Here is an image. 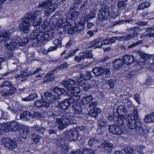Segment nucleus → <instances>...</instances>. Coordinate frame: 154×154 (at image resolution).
Returning <instances> with one entry per match:
<instances>
[{
    "label": "nucleus",
    "mask_w": 154,
    "mask_h": 154,
    "mask_svg": "<svg viewBox=\"0 0 154 154\" xmlns=\"http://www.w3.org/2000/svg\"><path fill=\"white\" fill-rule=\"evenodd\" d=\"M37 12L39 13V14H40L39 11ZM34 14H36L37 13L36 12ZM34 15L35 14H26L25 16L23 18L22 22L19 24V29L23 32L27 33L29 31L30 26L29 20L31 19L35 20V17Z\"/></svg>",
    "instance_id": "obj_1"
},
{
    "label": "nucleus",
    "mask_w": 154,
    "mask_h": 154,
    "mask_svg": "<svg viewBox=\"0 0 154 154\" xmlns=\"http://www.w3.org/2000/svg\"><path fill=\"white\" fill-rule=\"evenodd\" d=\"M29 40L27 38L21 39L17 36L13 38L9 43L6 44L5 46L7 49L12 51L17 45L23 46L26 45L28 42Z\"/></svg>",
    "instance_id": "obj_2"
},
{
    "label": "nucleus",
    "mask_w": 154,
    "mask_h": 154,
    "mask_svg": "<svg viewBox=\"0 0 154 154\" xmlns=\"http://www.w3.org/2000/svg\"><path fill=\"white\" fill-rule=\"evenodd\" d=\"M132 118V116L131 114H128L127 116V126L128 128L131 130L138 129L140 134L141 135L143 134L144 131L141 122L140 121H137L136 120L133 119Z\"/></svg>",
    "instance_id": "obj_3"
},
{
    "label": "nucleus",
    "mask_w": 154,
    "mask_h": 154,
    "mask_svg": "<svg viewBox=\"0 0 154 154\" xmlns=\"http://www.w3.org/2000/svg\"><path fill=\"white\" fill-rule=\"evenodd\" d=\"M39 7L44 9L46 16L50 15L57 7V4L53 3L51 1L47 0L39 4Z\"/></svg>",
    "instance_id": "obj_4"
},
{
    "label": "nucleus",
    "mask_w": 154,
    "mask_h": 154,
    "mask_svg": "<svg viewBox=\"0 0 154 154\" xmlns=\"http://www.w3.org/2000/svg\"><path fill=\"white\" fill-rule=\"evenodd\" d=\"M65 137L70 141H76L78 137V132L74 128L70 129L64 132Z\"/></svg>",
    "instance_id": "obj_5"
},
{
    "label": "nucleus",
    "mask_w": 154,
    "mask_h": 154,
    "mask_svg": "<svg viewBox=\"0 0 154 154\" xmlns=\"http://www.w3.org/2000/svg\"><path fill=\"white\" fill-rule=\"evenodd\" d=\"M53 36V31H47L44 32V31H39V32L35 40L37 42H39L42 40H45L49 41L51 40Z\"/></svg>",
    "instance_id": "obj_6"
},
{
    "label": "nucleus",
    "mask_w": 154,
    "mask_h": 154,
    "mask_svg": "<svg viewBox=\"0 0 154 154\" xmlns=\"http://www.w3.org/2000/svg\"><path fill=\"white\" fill-rule=\"evenodd\" d=\"M137 28V27H131L127 29L128 32L132 31L133 33L131 34H129L126 36H122L121 37V38L125 41H128L134 38L137 35V33L136 30Z\"/></svg>",
    "instance_id": "obj_7"
},
{
    "label": "nucleus",
    "mask_w": 154,
    "mask_h": 154,
    "mask_svg": "<svg viewBox=\"0 0 154 154\" xmlns=\"http://www.w3.org/2000/svg\"><path fill=\"white\" fill-rule=\"evenodd\" d=\"M2 142L6 147L11 150L16 148L17 146L15 141L9 139H3Z\"/></svg>",
    "instance_id": "obj_8"
},
{
    "label": "nucleus",
    "mask_w": 154,
    "mask_h": 154,
    "mask_svg": "<svg viewBox=\"0 0 154 154\" xmlns=\"http://www.w3.org/2000/svg\"><path fill=\"white\" fill-rule=\"evenodd\" d=\"M110 15L109 10L108 8H102L99 11L98 17L100 20H107L109 18Z\"/></svg>",
    "instance_id": "obj_9"
},
{
    "label": "nucleus",
    "mask_w": 154,
    "mask_h": 154,
    "mask_svg": "<svg viewBox=\"0 0 154 154\" xmlns=\"http://www.w3.org/2000/svg\"><path fill=\"white\" fill-rule=\"evenodd\" d=\"M53 102L52 100L45 98L43 100H39L36 101L35 103V106L37 107L42 106L48 107Z\"/></svg>",
    "instance_id": "obj_10"
},
{
    "label": "nucleus",
    "mask_w": 154,
    "mask_h": 154,
    "mask_svg": "<svg viewBox=\"0 0 154 154\" xmlns=\"http://www.w3.org/2000/svg\"><path fill=\"white\" fill-rule=\"evenodd\" d=\"M55 124L56 126H58V129L60 130H63L70 125L69 122L65 121L60 118H57L56 119Z\"/></svg>",
    "instance_id": "obj_11"
},
{
    "label": "nucleus",
    "mask_w": 154,
    "mask_h": 154,
    "mask_svg": "<svg viewBox=\"0 0 154 154\" xmlns=\"http://www.w3.org/2000/svg\"><path fill=\"white\" fill-rule=\"evenodd\" d=\"M70 95L71 97L68 99L65 100L69 106L72 104V105H76L77 103H80L79 101L80 98L79 96L77 95Z\"/></svg>",
    "instance_id": "obj_12"
},
{
    "label": "nucleus",
    "mask_w": 154,
    "mask_h": 154,
    "mask_svg": "<svg viewBox=\"0 0 154 154\" xmlns=\"http://www.w3.org/2000/svg\"><path fill=\"white\" fill-rule=\"evenodd\" d=\"M109 130L110 133L114 134L120 135L123 133L122 130L115 125H109Z\"/></svg>",
    "instance_id": "obj_13"
},
{
    "label": "nucleus",
    "mask_w": 154,
    "mask_h": 154,
    "mask_svg": "<svg viewBox=\"0 0 154 154\" xmlns=\"http://www.w3.org/2000/svg\"><path fill=\"white\" fill-rule=\"evenodd\" d=\"M10 36L9 31H0V42H6L10 39Z\"/></svg>",
    "instance_id": "obj_14"
},
{
    "label": "nucleus",
    "mask_w": 154,
    "mask_h": 154,
    "mask_svg": "<svg viewBox=\"0 0 154 154\" xmlns=\"http://www.w3.org/2000/svg\"><path fill=\"white\" fill-rule=\"evenodd\" d=\"M72 107L74 110L75 117L80 118V116H77V115H80L82 113V109L80 103H77L76 105H72Z\"/></svg>",
    "instance_id": "obj_15"
},
{
    "label": "nucleus",
    "mask_w": 154,
    "mask_h": 154,
    "mask_svg": "<svg viewBox=\"0 0 154 154\" xmlns=\"http://www.w3.org/2000/svg\"><path fill=\"white\" fill-rule=\"evenodd\" d=\"M37 11H39L40 12V14H39V13H37V14H35V20L31 19V20L33 22V25L34 26H38L42 22V17H39V18H38L36 20V18L37 17V16L41 15L42 14V12L41 11L39 10H37L35 11L32 14H34L35 12H37ZM29 14H32V13H29Z\"/></svg>",
    "instance_id": "obj_16"
},
{
    "label": "nucleus",
    "mask_w": 154,
    "mask_h": 154,
    "mask_svg": "<svg viewBox=\"0 0 154 154\" xmlns=\"http://www.w3.org/2000/svg\"><path fill=\"white\" fill-rule=\"evenodd\" d=\"M63 30H66V33L68 32L70 34L76 32L75 27H73L69 22H66L64 23V26L63 27Z\"/></svg>",
    "instance_id": "obj_17"
},
{
    "label": "nucleus",
    "mask_w": 154,
    "mask_h": 154,
    "mask_svg": "<svg viewBox=\"0 0 154 154\" xmlns=\"http://www.w3.org/2000/svg\"><path fill=\"white\" fill-rule=\"evenodd\" d=\"M75 81L72 79L68 80L67 81H64L62 83V85L67 90L70 89L72 85H74L76 84Z\"/></svg>",
    "instance_id": "obj_18"
},
{
    "label": "nucleus",
    "mask_w": 154,
    "mask_h": 154,
    "mask_svg": "<svg viewBox=\"0 0 154 154\" xmlns=\"http://www.w3.org/2000/svg\"><path fill=\"white\" fill-rule=\"evenodd\" d=\"M29 131V127L28 126L21 127L19 132L20 136L24 139L26 138L27 134Z\"/></svg>",
    "instance_id": "obj_19"
},
{
    "label": "nucleus",
    "mask_w": 154,
    "mask_h": 154,
    "mask_svg": "<svg viewBox=\"0 0 154 154\" xmlns=\"http://www.w3.org/2000/svg\"><path fill=\"white\" fill-rule=\"evenodd\" d=\"M7 126L9 128H10L11 131H18L20 128L19 124L15 121H13L8 123Z\"/></svg>",
    "instance_id": "obj_20"
},
{
    "label": "nucleus",
    "mask_w": 154,
    "mask_h": 154,
    "mask_svg": "<svg viewBox=\"0 0 154 154\" xmlns=\"http://www.w3.org/2000/svg\"><path fill=\"white\" fill-rule=\"evenodd\" d=\"M113 67H121L124 66L126 67L125 64L122 59L118 58L115 59L113 62Z\"/></svg>",
    "instance_id": "obj_21"
},
{
    "label": "nucleus",
    "mask_w": 154,
    "mask_h": 154,
    "mask_svg": "<svg viewBox=\"0 0 154 154\" xmlns=\"http://www.w3.org/2000/svg\"><path fill=\"white\" fill-rule=\"evenodd\" d=\"M117 111L121 118H125L127 110L123 106H119L117 108Z\"/></svg>",
    "instance_id": "obj_22"
},
{
    "label": "nucleus",
    "mask_w": 154,
    "mask_h": 154,
    "mask_svg": "<svg viewBox=\"0 0 154 154\" xmlns=\"http://www.w3.org/2000/svg\"><path fill=\"white\" fill-rule=\"evenodd\" d=\"M105 151L107 152H111L113 147V144L106 141L103 142L102 144Z\"/></svg>",
    "instance_id": "obj_23"
},
{
    "label": "nucleus",
    "mask_w": 154,
    "mask_h": 154,
    "mask_svg": "<svg viewBox=\"0 0 154 154\" xmlns=\"http://www.w3.org/2000/svg\"><path fill=\"white\" fill-rule=\"evenodd\" d=\"M54 71H50L47 73L44 76V83L52 81L54 79Z\"/></svg>",
    "instance_id": "obj_24"
},
{
    "label": "nucleus",
    "mask_w": 154,
    "mask_h": 154,
    "mask_svg": "<svg viewBox=\"0 0 154 154\" xmlns=\"http://www.w3.org/2000/svg\"><path fill=\"white\" fill-rule=\"evenodd\" d=\"M85 23V21H83L82 19H81L78 23L77 22L76 23L75 21V26L74 27L75 29L76 32L77 31H80L82 30L84 28Z\"/></svg>",
    "instance_id": "obj_25"
},
{
    "label": "nucleus",
    "mask_w": 154,
    "mask_h": 154,
    "mask_svg": "<svg viewBox=\"0 0 154 154\" xmlns=\"http://www.w3.org/2000/svg\"><path fill=\"white\" fill-rule=\"evenodd\" d=\"M63 120L65 121L69 122V124H71L73 123V120L74 117L70 113L65 112L62 116Z\"/></svg>",
    "instance_id": "obj_26"
},
{
    "label": "nucleus",
    "mask_w": 154,
    "mask_h": 154,
    "mask_svg": "<svg viewBox=\"0 0 154 154\" xmlns=\"http://www.w3.org/2000/svg\"><path fill=\"white\" fill-rule=\"evenodd\" d=\"M124 63L126 65H130L134 61V57L132 55H125L123 56Z\"/></svg>",
    "instance_id": "obj_27"
},
{
    "label": "nucleus",
    "mask_w": 154,
    "mask_h": 154,
    "mask_svg": "<svg viewBox=\"0 0 154 154\" xmlns=\"http://www.w3.org/2000/svg\"><path fill=\"white\" fill-rule=\"evenodd\" d=\"M144 120L146 123L154 122V112L146 115Z\"/></svg>",
    "instance_id": "obj_28"
},
{
    "label": "nucleus",
    "mask_w": 154,
    "mask_h": 154,
    "mask_svg": "<svg viewBox=\"0 0 154 154\" xmlns=\"http://www.w3.org/2000/svg\"><path fill=\"white\" fill-rule=\"evenodd\" d=\"M80 91V88L78 87H75L72 88L70 89H69L66 91V94L69 95H70L72 94H75L79 93Z\"/></svg>",
    "instance_id": "obj_29"
},
{
    "label": "nucleus",
    "mask_w": 154,
    "mask_h": 154,
    "mask_svg": "<svg viewBox=\"0 0 154 154\" xmlns=\"http://www.w3.org/2000/svg\"><path fill=\"white\" fill-rule=\"evenodd\" d=\"M101 112V110L99 108H95L91 110L89 112V115L94 117H96Z\"/></svg>",
    "instance_id": "obj_30"
},
{
    "label": "nucleus",
    "mask_w": 154,
    "mask_h": 154,
    "mask_svg": "<svg viewBox=\"0 0 154 154\" xmlns=\"http://www.w3.org/2000/svg\"><path fill=\"white\" fill-rule=\"evenodd\" d=\"M9 90L5 92H2L1 95L4 96H10L12 95L15 92L17 91L16 88L13 87H11Z\"/></svg>",
    "instance_id": "obj_31"
},
{
    "label": "nucleus",
    "mask_w": 154,
    "mask_h": 154,
    "mask_svg": "<svg viewBox=\"0 0 154 154\" xmlns=\"http://www.w3.org/2000/svg\"><path fill=\"white\" fill-rule=\"evenodd\" d=\"M92 70L95 75L97 76L101 75L105 71L104 68H94Z\"/></svg>",
    "instance_id": "obj_32"
},
{
    "label": "nucleus",
    "mask_w": 154,
    "mask_h": 154,
    "mask_svg": "<svg viewBox=\"0 0 154 154\" xmlns=\"http://www.w3.org/2000/svg\"><path fill=\"white\" fill-rule=\"evenodd\" d=\"M89 7L88 3L87 1H85L84 3L81 5L79 8V11L81 13H82L86 11L88 9Z\"/></svg>",
    "instance_id": "obj_33"
},
{
    "label": "nucleus",
    "mask_w": 154,
    "mask_h": 154,
    "mask_svg": "<svg viewBox=\"0 0 154 154\" xmlns=\"http://www.w3.org/2000/svg\"><path fill=\"white\" fill-rule=\"evenodd\" d=\"M38 97V95L36 93L31 94L26 98H22V101H29L33 100L37 98Z\"/></svg>",
    "instance_id": "obj_34"
},
{
    "label": "nucleus",
    "mask_w": 154,
    "mask_h": 154,
    "mask_svg": "<svg viewBox=\"0 0 154 154\" xmlns=\"http://www.w3.org/2000/svg\"><path fill=\"white\" fill-rule=\"evenodd\" d=\"M84 81L79 79L77 81L78 84L80 86H82L84 90L87 91L90 89L91 88V86L88 85H85L84 84Z\"/></svg>",
    "instance_id": "obj_35"
},
{
    "label": "nucleus",
    "mask_w": 154,
    "mask_h": 154,
    "mask_svg": "<svg viewBox=\"0 0 154 154\" xmlns=\"http://www.w3.org/2000/svg\"><path fill=\"white\" fill-rule=\"evenodd\" d=\"M92 100V97L89 95L83 97L82 98V102L83 104H85L89 103Z\"/></svg>",
    "instance_id": "obj_36"
},
{
    "label": "nucleus",
    "mask_w": 154,
    "mask_h": 154,
    "mask_svg": "<svg viewBox=\"0 0 154 154\" xmlns=\"http://www.w3.org/2000/svg\"><path fill=\"white\" fill-rule=\"evenodd\" d=\"M59 106L61 109L63 110L67 109L69 107L68 103L66 101H65V100L59 103Z\"/></svg>",
    "instance_id": "obj_37"
},
{
    "label": "nucleus",
    "mask_w": 154,
    "mask_h": 154,
    "mask_svg": "<svg viewBox=\"0 0 154 154\" xmlns=\"http://www.w3.org/2000/svg\"><path fill=\"white\" fill-rule=\"evenodd\" d=\"M44 95L45 97H49L51 99H52L53 101H52L54 102V100H56L57 99L58 95H56L54 96L51 93L49 92L46 91L44 94Z\"/></svg>",
    "instance_id": "obj_38"
},
{
    "label": "nucleus",
    "mask_w": 154,
    "mask_h": 154,
    "mask_svg": "<svg viewBox=\"0 0 154 154\" xmlns=\"http://www.w3.org/2000/svg\"><path fill=\"white\" fill-rule=\"evenodd\" d=\"M54 91L57 94L58 96L57 99H59V98H58L59 97V95H61L63 94L65 92V90L64 88L57 87L54 89Z\"/></svg>",
    "instance_id": "obj_39"
},
{
    "label": "nucleus",
    "mask_w": 154,
    "mask_h": 154,
    "mask_svg": "<svg viewBox=\"0 0 154 154\" xmlns=\"http://www.w3.org/2000/svg\"><path fill=\"white\" fill-rule=\"evenodd\" d=\"M31 116L32 115L29 112L26 111L23 112V114L20 115V118L21 119L24 118L26 120H28Z\"/></svg>",
    "instance_id": "obj_40"
},
{
    "label": "nucleus",
    "mask_w": 154,
    "mask_h": 154,
    "mask_svg": "<svg viewBox=\"0 0 154 154\" xmlns=\"http://www.w3.org/2000/svg\"><path fill=\"white\" fill-rule=\"evenodd\" d=\"M127 4V2L125 0L124 1H121L119 2L117 4V5L119 9H123L126 8Z\"/></svg>",
    "instance_id": "obj_41"
},
{
    "label": "nucleus",
    "mask_w": 154,
    "mask_h": 154,
    "mask_svg": "<svg viewBox=\"0 0 154 154\" xmlns=\"http://www.w3.org/2000/svg\"><path fill=\"white\" fill-rule=\"evenodd\" d=\"M80 76L81 78L85 80H90L92 78V75L89 72H87L84 74L81 73Z\"/></svg>",
    "instance_id": "obj_42"
},
{
    "label": "nucleus",
    "mask_w": 154,
    "mask_h": 154,
    "mask_svg": "<svg viewBox=\"0 0 154 154\" xmlns=\"http://www.w3.org/2000/svg\"><path fill=\"white\" fill-rule=\"evenodd\" d=\"M79 15V12L76 11H72L71 13V19L75 21L78 19Z\"/></svg>",
    "instance_id": "obj_43"
},
{
    "label": "nucleus",
    "mask_w": 154,
    "mask_h": 154,
    "mask_svg": "<svg viewBox=\"0 0 154 154\" xmlns=\"http://www.w3.org/2000/svg\"><path fill=\"white\" fill-rule=\"evenodd\" d=\"M92 51L90 50L88 51H87L83 53V56H85V59L87 58H91L93 56V54L91 53Z\"/></svg>",
    "instance_id": "obj_44"
},
{
    "label": "nucleus",
    "mask_w": 154,
    "mask_h": 154,
    "mask_svg": "<svg viewBox=\"0 0 154 154\" xmlns=\"http://www.w3.org/2000/svg\"><path fill=\"white\" fill-rule=\"evenodd\" d=\"M107 125V122L105 120L101 119L100 120L99 122V128L101 129L103 128H105Z\"/></svg>",
    "instance_id": "obj_45"
},
{
    "label": "nucleus",
    "mask_w": 154,
    "mask_h": 154,
    "mask_svg": "<svg viewBox=\"0 0 154 154\" xmlns=\"http://www.w3.org/2000/svg\"><path fill=\"white\" fill-rule=\"evenodd\" d=\"M137 53L144 60H147L150 57L149 55L143 53L140 51H138L137 52Z\"/></svg>",
    "instance_id": "obj_46"
},
{
    "label": "nucleus",
    "mask_w": 154,
    "mask_h": 154,
    "mask_svg": "<svg viewBox=\"0 0 154 154\" xmlns=\"http://www.w3.org/2000/svg\"><path fill=\"white\" fill-rule=\"evenodd\" d=\"M13 86L12 83L8 81H4L2 84L0 85L1 88H3L5 87H8L9 88H11Z\"/></svg>",
    "instance_id": "obj_47"
},
{
    "label": "nucleus",
    "mask_w": 154,
    "mask_h": 154,
    "mask_svg": "<svg viewBox=\"0 0 154 154\" xmlns=\"http://www.w3.org/2000/svg\"><path fill=\"white\" fill-rule=\"evenodd\" d=\"M39 28H38L36 29L33 31L30 35V38L32 39H35V40L37 36L38 35V33L39 32Z\"/></svg>",
    "instance_id": "obj_48"
},
{
    "label": "nucleus",
    "mask_w": 154,
    "mask_h": 154,
    "mask_svg": "<svg viewBox=\"0 0 154 154\" xmlns=\"http://www.w3.org/2000/svg\"><path fill=\"white\" fill-rule=\"evenodd\" d=\"M116 82V80L113 79H109L107 81V84L109 85L110 88L112 89L114 87Z\"/></svg>",
    "instance_id": "obj_49"
},
{
    "label": "nucleus",
    "mask_w": 154,
    "mask_h": 154,
    "mask_svg": "<svg viewBox=\"0 0 154 154\" xmlns=\"http://www.w3.org/2000/svg\"><path fill=\"white\" fill-rule=\"evenodd\" d=\"M33 128L35 130L38 132H40L42 134L45 130V128H41L39 127L38 125H35L33 126Z\"/></svg>",
    "instance_id": "obj_50"
},
{
    "label": "nucleus",
    "mask_w": 154,
    "mask_h": 154,
    "mask_svg": "<svg viewBox=\"0 0 154 154\" xmlns=\"http://www.w3.org/2000/svg\"><path fill=\"white\" fill-rule=\"evenodd\" d=\"M99 142V140L94 138V137H91L89 140L88 141V143L90 145L92 146L94 144H96Z\"/></svg>",
    "instance_id": "obj_51"
},
{
    "label": "nucleus",
    "mask_w": 154,
    "mask_h": 154,
    "mask_svg": "<svg viewBox=\"0 0 154 154\" xmlns=\"http://www.w3.org/2000/svg\"><path fill=\"white\" fill-rule=\"evenodd\" d=\"M82 154H94V151L90 148H86L83 150Z\"/></svg>",
    "instance_id": "obj_52"
},
{
    "label": "nucleus",
    "mask_w": 154,
    "mask_h": 154,
    "mask_svg": "<svg viewBox=\"0 0 154 154\" xmlns=\"http://www.w3.org/2000/svg\"><path fill=\"white\" fill-rule=\"evenodd\" d=\"M82 14V17L84 19L83 21L85 22L87 21L88 19H90L89 14H88V13L86 11L81 13Z\"/></svg>",
    "instance_id": "obj_53"
},
{
    "label": "nucleus",
    "mask_w": 154,
    "mask_h": 154,
    "mask_svg": "<svg viewBox=\"0 0 154 154\" xmlns=\"http://www.w3.org/2000/svg\"><path fill=\"white\" fill-rule=\"evenodd\" d=\"M85 59V56L83 54L82 55H79L75 56V57L74 60L77 62H79Z\"/></svg>",
    "instance_id": "obj_54"
},
{
    "label": "nucleus",
    "mask_w": 154,
    "mask_h": 154,
    "mask_svg": "<svg viewBox=\"0 0 154 154\" xmlns=\"http://www.w3.org/2000/svg\"><path fill=\"white\" fill-rule=\"evenodd\" d=\"M82 0H76L75 3L73 5V9H76L78 8L79 6L82 4Z\"/></svg>",
    "instance_id": "obj_55"
},
{
    "label": "nucleus",
    "mask_w": 154,
    "mask_h": 154,
    "mask_svg": "<svg viewBox=\"0 0 154 154\" xmlns=\"http://www.w3.org/2000/svg\"><path fill=\"white\" fill-rule=\"evenodd\" d=\"M32 138L35 142L38 143L41 137L38 135H36L35 134H33L32 135Z\"/></svg>",
    "instance_id": "obj_56"
},
{
    "label": "nucleus",
    "mask_w": 154,
    "mask_h": 154,
    "mask_svg": "<svg viewBox=\"0 0 154 154\" xmlns=\"http://www.w3.org/2000/svg\"><path fill=\"white\" fill-rule=\"evenodd\" d=\"M125 151L126 152H128L131 154H135L136 151L134 150L131 147H127L125 149Z\"/></svg>",
    "instance_id": "obj_57"
},
{
    "label": "nucleus",
    "mask_w": 154,
    "mask_h": 154,
    "mask_svg": "<svg viewBox=\"0 0 154 154\" xmlns=\"http://www.w3.org/2000/svg\"><path fill=\"white\" fill-rule=\"evenodd\" d=\"M143 43L142 41H140L136 42L135 43H134L131 45H129L128 48V49H131L132 48L136 46H137L139 45H141Z\"/></svg>",
    "instance_id": "obj_58"
},
{
    "label": "nucleus",
    "mask_w": 154,
    "mask_h": 154,
    "mask_svg": "<svg viewBox=\"0 0 154 154\" xmlns=\"http://www.w3.org/2000/svg\"><path fill=\"white\" fill-rule=\"evenodd\" d=\"M145 148L143 146H139L137 147L138 152L140 154H144L143 150Z\"/></svg>",
    "instance_id": "obj_59"
},
{
    "label": "nucleus",
    "mask_w": 154,
    "mask_h": 154,
    "mask_svg": "<svg viewBox=\"0 0 154 154\" xmlns=\"http://www.w3.org/2000/svg\"><path fill=\"white\" fill-rule=\"evenodd\" d=\"M133 116L134 119L136 120L138 119L139 117V115L137 109H135L133 111Z\"/></svg>",
    "instance_id": "obj_60"
},
{
    "label": "nucleus",
    "mask_w": 154,
    "mask_h": 154,
    "mask_svg": "<svg viewBox=\"0 0 154 154\" xmlns=\"http://www.w3.org/2000/svg\"><path fill=\"white\" fill-rule=\"evenodd\" d=\"M101 40V38H97V39L94 40L92 42V46H94L96 45H97Z\"/></svg>",
    "instance_id": "obj_61"
},
{
    "label": "nucleus",
    "mask_w": 154,
    "mask_h": 154,
    "mask_svg": "<svg viewBox=\"0 0 154 154\" xmlns=\"http://www.w3.org/2000/svg\"><path fill=\"white\" fill-rule=\"evenodd\" d=\"M53 43L54 44L55 46L57 48L58 47H60L61 45L60 41L58 39H56L54 42Z\"/></svg>",
    "instance_id": "obj_62"
},
{
    "label": "nucleus",
    "mask_w": 154,
    "mask_h": 154,
    "mask_svg": "<svg viewBox=\"0 0 154 154\" xmlns=\"http://www.w3.org/2000/svg\"><path fill=\"white\" fill-rule=\"evenodd\" d=\"M64 24L62 26L58 28L57 31L58 33L62 34L63 33H66V30H63L64 29H63V27H64Z\"/></svg>",
    "instance_id": "obj_63"
},
{
    "label": "nucleus",
    "mask_w": 154,
    "mask_h": 154,
    "mask_svg": "<svg viewBox=\"0 0 154 154\" xmlns=\"http://www.w3.org/2000/svg\"><path fill=\"white\" fill-rule=\"evenodd\" d=\"M91 14L89 15L90 19H92L95 17L96 14V11L95 9H91Z\"/></svg>",
    "instance_id": "obj_64"
}]
</instances>
